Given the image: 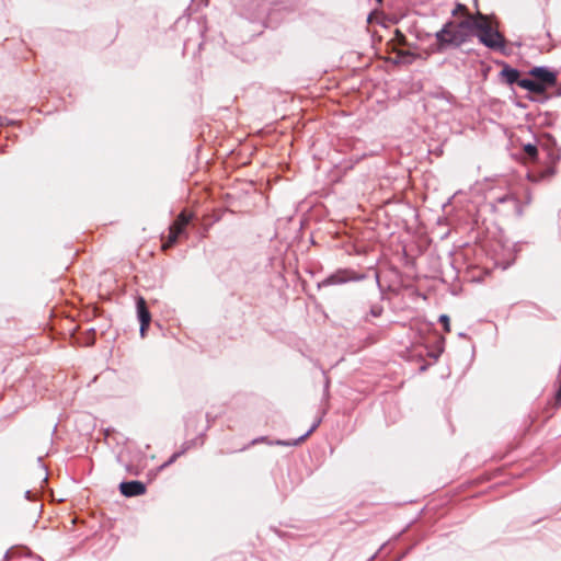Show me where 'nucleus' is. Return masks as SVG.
Wrapping results in <instances>:
<instances>
[{"label":"nucleus","instance_id":"1","mask_svg":"<svg viewBox=\"0 0 561 561\" xmlns=\"http://www.w3.org/2000/svg\"><path fill=\"white\" fill-rule=\"evenodd\" d=\"M477 36L485 47L503 51L505 48L504 36L489 23L486 15L478 12L477 15L468 14L461 21L448 20L442 28L435 33L434 53H445L448 49L460 48L463 44Z\"/></svg>","mask_w":561,"mask_h":561},{"label":"nucleus","instance_id":"2","mask_svg":"<svg viewBox=\"0 0 561 561\" xmlns=\"http://www.w3.org/2000/svg\"><path fill=\"white\" fill-rule=\"evenodd\" d=\"M522 147L526 157L533 162L538 159L539 147L547 151L548 158L552 163H557L561 158L560 150L557 148V141L549 134H546L535 142L523 144Z\"/></svg>","mask_w":561,"mask_h":561},{"label":"nucleus","instance_id":"3","mask_svg":"<svg viewBox=\"0 0 561 561\" xmlns=\"http://www.w3.org/2000/svg\"><path fill=\"white\" fill-rule=\"evenodd\" d=\"M365 278L364 274H357L355 271L350 268H341L336 272L327 276L323 280L318 283V287H327L334 285H342L347 282H356Z\"/></svg>","mask_w":561,"mask_h":561},{"label":"nucleus","instance_id":"4","mask_svg":"<svg viewBox=\"0 0 561 561\" xmlns=\"http://www.w3.org/2000/svg\"><path fill=\"white\" fill-rule=\"evenodd\" d=\"M192 219L191 215L182 211L175 221L170 226L168 241L164 243L163 249H168L176 243L178 238L185 232L186 226Z\"/></svg>","mask_w":561,"mask_h":561},{"label":"nucleus","instance_id":"5","mask_svg":"<svg viewBox=\"0 0 561 561\" xmlns=\"http://www.w3.org/2000/svg\"><path fill=\"white\" fill-rule=\"evenodd\" d=\"M528 73L533 78H536L538 82L545 87V92L547 91L548 88L557 85V72L550 70L546 66L533 67Z\"/></svg>","mask_w":561,"mask_h":561},{"label":"nucleus","instance_id":"6","mask_svg":"<svg viewBox=\"0 0 561 561\" xmlns=\"http://www.w3.org/2000/svg\"><path fill=\"white\" fill-rule=\"evenodd\" d=\"M268 13L265 0H247L243 14L251 21L262 20Z\"/></svg>","mask_w":561,"mask_h":561},{"label":"nucleus","instance_id":"7","mask_svg":"<svg viewBox=\"0 0 561 561\" xmlns=\"http://www.w3.org/2000/svg\"><path fill=\"white\" fill-rule=\"evenodd\" d=\"M137 308V318L140 322V335L145 337L148 327L151 321V314L147 307L146 300L142 297H139L136 301Z\"/></svg>","mask_w":561,"mask_h":561},{"label":"nucleus","instance_id":"8","mask_svg":"<svg viewBox=\"0 0 561 561\" xmlns=\"http://www.w3.org/2000/svg\"><path fill=\"white\" fill-rule=\"evenodd\" d=\"M119 491L126 497L142 495L146 493V485L141 481H123L119 483Z\"/></svg>","mask_w":561,"mask_h":561},{"label":"nucleus","instance_id":"9","mask_svg":"<svg viewBox=\"0 0 561 561\" xmlns=\"http://www.w3.org/2000/svg\"><path fill=\"white\" fill-rule=\"evenodd\" d=\"M503 69L500 71L499 77L502 82L513 85L517 84L519 87V82L523 78H520V72L518 69L508 66L505 62H502Z\"/></svg>","mask_w":561,"mask_h":561},{"label":"nucleus","instance_id":"10","mask_svg":"<svg viewBox=\"0 0 561 561\" xmlns=\"http://www.w3.org/2000/svg\"><path fill=\"white\" fill-rule=\"evenodd\" d=\"M519 87L535 94L545 93V87L540 84L536 78H523L519 82Z\"/></svg>","mask_w":561,"mask_h":561},{"label":"nucleus","instance_id":"11","mask_svg":"<svg viewBox=\"0 0 561 561\" xmlns=\"http://www.w3.org/2000/svg\"><path fill=\"white\" fill-rule=\"evenodd\" d=\"M322 422V419L319 417L317 419L312 425L310 426V428L304 434L301 435L299 438H297L296 440L294 442H287V440H277L276 442V445H280V446H294V445H298L300 444L301 442H304L310 434H312L318 427L319 425L321 424Z\"/></svg>","mask_w":561,"mask_h":561},{"label":"nucleus","instance_id":"12","mask_svg":"<svg viewBox=\"0 0 561 561\" xmlns=\"http://www.w3.org/2000/svg\"><path fill=\"white\" fill-rule=\"evenodd\" d=\"M383 313V306L380 304H374L369 308V312L364 317L365 322H369V316L374 318H379Z\"/></svg>","mask_w":561,"mask_h":561},{"label":"nucleus","instance_id":"13","mask_svg":"<svg viewBox=\"0 0 561 561\" xmlns=\"http://www.w3.org/2000/svg\"><path fill=\"white\" fill-rule=\"evenodd\" d=\"M184 454V450H180V451H176L174 453L168 461H165L163 465L160 466V469H164L167 468L168 466H170L171 463H173L181 455Z\"/></svg>","mask_w":561,"mask_h":561},{"label":"nucleus","instance_id":"14","mask_svg":"<svg viewBox=\"0 0 561 561\" xmlns=\"http://www.w3.org/2000/svg\"><path fill=\"white\" fill-rule=\"evenodd\" d=\"M438 321L443 324L446 332L450 331L449 317L447 314H440Z\"/></svg>","mask_w":561,"mask_h":561},{"label":"nucleus","instance_id":"15","mask_svg":"<svg viewBox=\"0 0 561 561\" xmlns=\"http://www.w3.org/2000/svg\"><path fill=\"white\" fill-rule=\"evenodd\" d=\"M460 11H467V8L461 3H457L456 8L451 11V15L455 16Z\"/></svg>","mask_w":561,"mask_h":561},{"label":"nucleus","instance_id":"16","mask_svg":"<svg viewBox=\"0 0 561 561\" xmlns=\"http://www.w3.org/2000/svg\"><path fill=\"white\" fill-rule=\"evenodd\" d=\"M193 443H194V440L184 442L183 445H182V449L181 450H184V453H185L186 450H188L191 448Z\"/></svg>","mask_w":561,"mask_h":561},{"label":"nucleus","instance_id":"17","mask_svg":"<svg viewBox=\"0 0 561 561\" xmlns=\"http://www.w3.org/2000/svg\"><path fill=\"white\" fill-rule=\"evenodd\" d=\"M11 124V121L5 116H0V127Z\"/></svg>","mask_w":561,"mask_h":561},{"label":"nucleus","instance_id":"18","mask_svg":"<svg viewBox=\"0 0 561 561\" xmlns=\"http://www.w3.org/2000/svg\"><path fill=\"white\" fill-rule=\"evenodd\" d=\"M266 437H259V438H254L250 445H255V444H259V443H262V442H265Z\"/></svg>","mask_w":561,"mask_h":561},{"label":"nucleus","instance_id":"19","mask_svg":"<svg viewBox=\"0 0 561 561\" xmlns=\"http://www.w3.org/2000/svg\"><path fill=\"white\" fill-rule=\"evenodd\" d=\"M411 56H412V54L409 53V51H400L399 53V57H401V58H403V57H411Z\"/></svg>","mask_w":561,"mask_h":561},{"label":"nucleus","instance_id":"20","mask_svg":"<svg viewBox=\"0 0 561 561\" xmlns=\"http://www.w3.org/2000/svg\"><path fill=\"white\" fill-rule=\"evenodd\" d=\"M556 400H557L558 403L561 402V387L559 388V390L556 393Z\"/></svg>","mask_w":561,"mask_h":561},{"label":"nucleus","instance_id":"21","mask_svg":"<svg viewBox=\"0 0 561 561\" xmlns=\"http://www.w3.org/2000/svg\"><path fill=\"white\" fill-rule=\"evenodd\" d=\"M547 172H548L550 175H553V174H554V172H556L554 167L549 168V169L547 170Z\"/></svg>","mask_w":561,"mask_h":561},{"label":"nucleus","instance_id":"22","mask_svg":"<svg viewBox=\"0 0 561 561\" xmlns=\"http://www.w3.org/2000/svg\"><path fill=\"white\" fill-rule=\"evenodd\" d=\"M25 497H26L27 500H31V499H32V492H31V491H26V492H25Z\"/></svg>","mask_w":561,"mask_h":561},{"label":"nucleus","instance_id":"23","mask_svg":"<svg viewBox=\"0 0 561 561\" xmlns=\"http://www.w3.org/2000/svg\"><path fill=\"white\" fill-rule=\"evenodd\" d=\"M506 199H507V197L505 196V197L499 198V202L504 203Z\"/></svg>","mask_w":561,"mask_h":561},{"label":"nucleus","instance_id":"24","mask_svg":"<svg viewBox=\"0 0 561 561\" xmlns=\"http://www.w3.org/2000/svg\"><path fill=\"white\" fill-rule=\"evenodd\" d=\"M376 282H377V285L380 286L379 276L378 275H376Z\"/></svg>","mask_w":561,"mask_h":561},{"label":"nucleus","instance_id":"25","mask_svg":"<svg viewBox=\"0 0 561 561\" xmlns=\"http://www.w3.org/2000/svg\"><path fill=\"white\" fill-rule=\"evenodd\" d=\"M4 557L8 559L10 557V551H7Z\"/></svg>","mask_w":561,"mask_h":561},{"label":"nucleus","instance_id":"26","mask_svg":"<svg viewBox=\"0 0 561 561\" xmlns=\"http://www.w3.org/2000/svg\"><path fill=\"white\" fill-rule=\"evenodd\" d=\"M378 3H381V0H376Z\"/></svg>","mask_w":561,"mask_h":561}]
</instances>
